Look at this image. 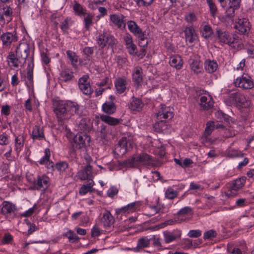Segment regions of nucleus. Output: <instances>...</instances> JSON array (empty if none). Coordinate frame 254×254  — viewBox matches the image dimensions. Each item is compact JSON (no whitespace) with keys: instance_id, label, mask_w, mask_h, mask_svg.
<instances>
[{"instance_id":"f257e3e1","label":"nucleus","mask_w":254,"mask_h":254,"mask_svg":"<svg viewBox=\"0 0 254 254\" xmlns=\"http://www.w3.org/2000/svg\"><path fill=\"white\" fill-rule=\"evenodd\" d=\"M53 111L59 122L69 120L72 116L80 115L79 106L71 101L57 100L54 104Z\"/></svg>"},{"instance_id":"f03ea898","label":"nucleus","mask_w":254,"mask_h":254,"mask_svg":"<svg viewBox=\"0 0 254 254\" xmlns=\"http://www.w3.org/2000/svg\"><path fill=\"white\" fill-rule=\"evenodd\" d=\"M216 33L220 42L227 44L237 50L243 48L242 40L237 35L231 34L218 28L216 30Z\"/></svg>"},{"instance_id":"7ed1b4c3","label":"nucleus","mask_w":254,"mask_h":254,"mask_svg":"<svg viewBox=\"0 0 254 254\" xmlns=\"http://www.w3.org/2000/svg\"><path fill=\"white\" fill-rule=\"evenodd\" d=\"M152 156L145 152L132 155L124 161V164L131 167H138L141 166H150L153 162Z\"/></svg>"},{"instance_id":"20e7f679","label":"nucleus","mask_w":254,"mask_h":254,"mask_svg":"<svg viewBox=\"0 0 254 254\" xmlns=\"http://www.w3.org/2000/svg\"><path fill=\"white\" fill-rule=\"evenodd\" d=\"M96 41L101 48H103L108 46V48L112 49L117 43V39L113 35L104 31L99 33L96 37Z\"/></svg>"},{"instance_id":"39448f33","label":"nucleus","mask_w":254,"mask_h":254,"mask_svg":"<svg viewBox=\"0 0 254 254\" xmlns=\"http://www.w3.org/2000/svg\"><path fill=\"white\" fill-rule=\"evenodd\" d=\"M132 148V141L127 137H122L115 145L113 151L115 154L122 156Z\"/></svg>"},{"instance_id":"423d86ee","label":"nucleus","mask_w":254,"mask_h":254,"mask_svg":"<svg viewBox=\"0 0 254 254\" xmlns=\"http://www.w3.org/2000/svg\"><path fill=\"white\" fill-rule=\"evenodd\" d=\"M50 178L46 175H38L33 182L32 189L45 191L50 185Z\"/></svg>"},{"instance_id":"0eeeda50","label":"nucleus","mask_w":254,"mask_h":254,"mask_svg":"<svg viewBox=\"0 0 254 254\" xmlns=\"http://www.w3.org/2000/svg\"><path fill=\"white\" fill-rule=\"evenodd\" d=\"M234 84L235 86L243 89H251L254 87V83L251 77L246 73L237 77L234 81Z\"/></svg>"},{"instance_id":"6e6552de","label":"nucleus","mask_w":254,"mask_h":254,"mask_svg":"<svg viewBox=\"0 0 254 254\" xmlns=\"http://www.w3.org/2000/svg\"><path fill=\"white\" fill-rule=\"evenodd\" d=\"M173 110V109L170 107L161 105V108L155 114V119L169 122L174 116Z\"/></svg>"},{"instance_id":"1a4fd4ad","label":"nucleus","mask_w":254,"mask_h":254,"mask_svg":"<svg viewBox=\"0 0 254 254\" xmlns=\"http://www.w3.org/2000/svg\"><path fill=\"white\" fill-rule=\"evenodd\" d=\"M246 182V178H240L233 181L230 186V190L227 192L229 196H234L237 195L236 191L242 188Z\"/></svg>"},{"instance_id":"9d476101","label":"nucleus","mask_w":254,"mask_h":254,"mask_svg":"<svg viewBox=\"0 0 254 254\" xmlns=\"http://www.w3.org/2000/svg\"><path fill=\"white\" fill-rule=\"evenodd\" d=\"M74 140L79 148H85L89 145L91 138L86 133H80L74 137Z\"/></svg>"},{"instance_id":"9b49d317","label":"nucleus","mask_w":254,"mask_h":254,"mask_svg":"<svg viewBox=\"0 0 254 254\" xmlns=\"http://www.w3.org/2000/svg\"><path fill=\"white\" fill-rule=\"evenodd\" d=\"M229 98L237 106L246 107L248 106V100L246 97L241 93L235 92L230 94Z\"/></svg>"},{"instance_id":"f8f14e48","label":"nucleus","mask_w":254,"mask_h":254,"mask_svg":"<svg viewBox=\"0 0 254 254\" xmlns=\"http://www.w3.org/2000/svg\"><path fill=\"white\" fill-rule=\"evenodd\" d=\"M110 19L118 28L125 29L127 22L124 15L120 13L111 14Z\"/></svg>"},{"instance_id":"ddd939ff","label":"nucleus","mask_w":254,"mask_h":254,"mask_svg":"<svg viewBox=\"0 0 254 254\" xmlns=\"http://www.w3.org/2000/svg\"><path fill=\"white\" fill-rule=\"evenodd\" d=\"M251 24L249 20L247 18L239 19L238 22L235 25V28L241 34H248L251 29Z\"/></svg>"},{"instance_id":"4468645a","label":"nucleus","mask_w":254,"mask_h":254,"mask_svg":"<svg viewBox=\"0 0 254 254\" xmlns=\"http://www.w3.org/2000/svg\"><path fill=\"white\" fill-rule=\"evenodd\" d=\"M163 234L165 242L168 244L180 239L182 232L179 230L176 229L172 231H164Z\"/></svg>"},{"instance_id":"2eb2a0df","label":"nucleus","mask_w":254,"mask_h":254,"mask_svg":"<svg viewBox=\"0 0 254 254\" xmlns=\"http://www.w3.org/2000/svg\"><path fill=\"white\" fill-rule=\"evenodd\" d=\"M29 45L25 43L20 44L17 47L16 51L17 56H18L21 60L23 61V64L25 63L26 59L29 54Z\"/></svg>"},{"instance_id":"dca6fc26","label":"nucleus","mask_w":254,"mask_h":254,"mask_svg":"<svg viewBox=\"0 0 254 254\" xmlns=\"http://www.w3.org/2000/svg\"><path fill=\"white\" fill-rule=\"evenodd\" d=\"M44 156L41 158L38 161L41 165H46L48 169H51L52 171H54V163L50 160L51 156V152L49 148H46L44 150Z\"/></svg>"},{"instance_id":"f3484780","label":"nucleus","mask_w":254,"mask_h":254,"mask_svg":"<svg viewBox=\"0 0 254 254\" xmlns=\"http://www.w3.org/2000/svg\"><path fill=\"white\" fill-rule=\"evenodd\" d=\"M30 135L33 141L45 140L43 128L38 125L33 127Z\"/></svg>"},{"instance_id":"a211bd4d","label":"nucleus","mask_w":254,"mask_h":254,"mask_svg":"<svg viewBox=\"0 0 254 254\" xmlns=\"http://www.w3.org/2000/svg\"><path fill=\"white\" fill-rule=\"evenodd\" d=\"M0 39L3 46L8 48L10 47L12 42H16L17 40V37L15 34L10 32H6L1 35Z\"/></svg>"},{"instance_id":"6ab92c4d","label":"nucleus","mask_w":254,"mask_h":254,"mask_svg":"<svg viewBox=\"0 0 254 254\" xmlns=\"http://www.w3.org/2000/svg\"><path fill=\"white\" fill-rule=\"evenodd\" d=\"M213 103L212 97L209 95L202 96L200 98L199 105L203 110L211 109L213 106Z\"/></svg>"},{"instance_id":"aec40b11","label":"nucleus","mask_w":254,"mask_h":254,"mask_svg":"<svg viewBox=\"0 0 254 254\" xmlns=\"http://www.w3.org/2000/svg\"><path fill=\"white\" fill-rule=\"evenodd\" d=\"M132 80L137 87L142 81V69L139 66H135L132 73Z\"/></svg>"},{"instance_id":"412c9836","label":"nucleus","mask_w":254,"mask_h":254,"mask_svg":"<svg viewBox=\"0 0 254 254\" xmlns=\"http://www.w3.org/2000/svg\"><path fill=\"white\" fill-rule=\"evenodd\" d=\"M127 25L129 31L136 37L141 35L144 31L138 26L136 23L133 20H128L127 21Z\"/></svg>"},{"instance_id":"4be33fe9","label":"nucleus","mask_w":254,"mask_h":254,"mask_svg":"<svg viewBox=\"0 0 254 254\" xmlns=\"http://www.w3.org/2000/svg\"><path fill=\"white\" fill-rule=\"evenodd\" d=\"M16 207L12 203L4 201L1 204V213L3 215L11 214L14 212Z\"/></svg>"},{"instance_id":"5701e85b","label":"nucleus","mask_w":254,"mask_h":254,"mask_svg":"<svg viewBox=\"0 0 254 254\" xmlns=\"http://www.w3.org/2000/svg\"><path fill=\"white\" fill-rule=\"evenodd\" d=\"M204 68L206 72L212 73L217 70L218 64L214 60L206 59L204 63Z\"/></svg>"},{"instance_id":"b1692460","label":"nucleus","mask_w":254,"mask_h":254,"mask_svg":"<svg viewBox=\"0 0 254 254\" xmlns=\"http://www.w3.org/2000/svg\"><path fill=\"white\" fill-rule=\"evenodd\" d=\"M168 126L169 122L156 119L153 127L156 132H162L163 131L167 129Z\"/></svg>"},{"instance_id":"393cba45","label":"nucleus","mask_w":254,"mask_h":254,"mask_svg":"<svg viewBox=\"0 0 254 254\" xmlns=\"http://www.w3.org/2000/svg\"><path fill=\"white\" fill-rule=\"evenodd\" d=\"M127 79L125 77L118 78L115 82V87L119 94L124 93L126 89Z\"/></svg>"},{"instance_id":"a878e982","label":"nucleus","mask_w":254,"mask_h":254,"mask_svg":"<svg viewBox=\"0 0 254 254\" xmlns=\"http://www.w3.org/2000/svg\"><path fill=\"white\" fill-rule=\"evenodd\" d=\"M102 111L108 115H112L116 111V105L113 101H106L102 105Z\"/></svg>"},{"instance_id":"bb28decb","label":"nucleus","mask_w":254,"mask_h":254,"mask_svg":"<svg viewBox=\"0 0 254 254\" xmlns=\"http://www.w3.org/2000/svg\"><path fill=\"white\" fill-rule=\"evenodd\" d=\"M144 106L142 101L137 98H133L132 100L129 104V108L132 111L139 112Z\"/></svg>"},{"instance_id":"cd10ccee","label":"nucleus","mask_w":254,"mask_h":254,"mask_svg":"<svg viewBox=\"0 0 254 254\" xmlns=\"http://www.w3.org/2000/svg\"><path fill=\"white\" fill-rule=\"evenodd\" d=\"M200 33L203 37L208 38L213 34L211 26L206 22H203L200 27Z\"/></svg>"},{"instance_id":"c85d7f7f","label":"nucleus","mask_w":254,"mask_h":254,"mask_svg":"<svg viewBox=\"0 0 254 254\" xmlns=\"http://www.w3.org/2000/svg\"><path fill=\"white\" fill-rule=\"evenodd\" d=\"M184 32L186 41H188L190 43H193L196 37L193 27L192 26L187 27Z\"/></svg>"},{"instance_id":"c756f323","label":"nucleus","mask_w":254,"mask_h":254,"mask_svg":"<svg viewBox=\"0 0 254 254\" xmlns=\"http://www.w3.org/2000/svg\"><path fill=\"white\" fill-rule=\"evenodd\" d=\"M92 167L90 165L85 166L83 170L78 172V176L81 180H86L91 177Z\"/></svg>"},{"instance_id":"7c9ffc66","label":"nucleus","mask_w":254,"mask_h":254,"mask_svg":"<svg viewBox=\"0 0 254 254\" xmlns=\"http://www.w3.org/2000/svg\"><path fill=\"white\" fill-rule=\"evenodd\" d=\"M55 168L59 172L60 175H65L69 169L68 164L66 161H60L56 164H54V170Z\"/></svg>"},{"instance_id":"2f4dec72","label":"nucleus","mask_w":254,"mask_h":254,"mask_svg":"<svg viewBox=\"0 0 254 254\" xmlns=\"http://www.w3.org/2000/svg\"><path fill=\"white\" fill-rule=\"evenodd\" d=\"M169 64L171 66L180 69L182 67L183 62L180 56L175 55L170 58Z\"/></svg>"},{"instance_id":"473e14b6","label":"nucleus","mask_w":254,"mask_h":254,"mask_svg":"<svg viewBox=\"0 0 254 254\" xmlns=\"http://www.w3.org/2000/svg\"><path fill=\"white\" fill-rule=\"evenodd\" d=\"M7 59L10 61L12 66L15 67H17L20 64H23V61L21 60L18 56H17V54L15 55L13 51H10L8 53Z\"/></svg>"},{"instance_id":"72a5a7b5","label":"nucleus","mask_w":254,"mask_h":254,"mask_svg":"<svg viewBox=\"0 0 254 254\" xmlns=\"http://www.w3.org/2000/svg\"><path fill=\"white\" fill-rule=\"evenodd\" d=\"M100 119L102 122L113 126L118 125L120 122L119 119L112 117L107 115H101Z\"/></svg>"},{"instance_id":"f704fd0d","label":"nucleus","mask_w":254,"mask_h":254,"mask_svg":"<svg viewBox=\"0 0 254 254\" xmlns=\"http://www.w3.org/2000/svg\"><path fill=\"white\" fill-rule=\"evenodd\" d=\"M113 217L109 211H106L101 218V223L104 227L110 226L113 223Z\"/></svg>"},{"instance_id":"c9c22d12","label":"nucleus","mask_w":254,"mask_h":254,"mask_svg":"<svg viewBox=\"0 0 254 254\" xmlns=\"http://www.w3.org/2000/svg\"><path fill=\"white\" fill-rule=\"evenodd\" d=\"M80 130L84 131H88L90 130L91 125L89 118H83L81 119L79 125Z\"/></svg>"},{"instance_id":"e433bc0d","label":"nucleus","mask_w":254,"mask_h":254,"mask_svg":"<svg viewBox=\"0 0 254 254\" xmlns=\"http://www.w3.org/2000/svg\"><path fill=\"white\" fill-rule=\"evenodd\" d=\"M66 53L67 57L70 61L72 66L74 68L77 67L78 56L75 52L70 50H67Z\"/></svg>"},{"instance_id":"4c0bfd02","label":"nucleus","mask_w":254,"mask_h":254,"mask_svg":"<svg viewBox=\"0 0 254 254\" xmlns=\"http://www.w3.org/2000/svg\"><path fill=\"white\" fill-rule=\"evenodd\" d=\"M191 69L194 73L198 74L201 72L202 69V64L201 62L198 59H194L190 64Z\"/></svg>"},{"instance_id":"58836bf2","label":"nucleus","mask_w":254,"mask_h":254,"mask_svg":"<svg viewBox=\"0 0 254 254\" xmlns=\"http://www.w3.org/2000/svg\"><path fill=\"white\" fill-rule=\"evenodd\" d=\"M73 9L76 15L81 16L85 15L86 10L82 6L76 1H75L74 5H73Z\"/></svg>"},{"instance_id":"ea45409f","label":"nucleus","mask_w":254,"mask_h":254,"mask_svg":"<svg viewBox=\"0 0 254 254\" xmlns=\"http://www.w3.org/2000/svg\"><path fill=\"white\" fill-rule=\"evenodd\" d=\"M24 138L23 136H17L15 138V150L18 154L24 145Z\"/></svg>"},{"instance_id":"a19ab883","label":"nucleus","mask_w":254,"mask_h":254,"mask_svg":"<svg viewBox=\"0 0 254 254\" xmlns=\"http://www.w3.org/2000/svg\"><path fill=\"white\" fill-rule=\"evenodd\" d=\"M60 77L61 80L67 82L72 80L74 77L73 72L67 70H62L60 74Z\"/></svg>"},{"instance_id":"79ce46f5","label":"nucleus","mask_w":254,"mask_h":254,"mask_svg":"<svg viewBox=\"0 0 254 254\" xmlns=\"http://www.w3.org/2000/svg\"><path fill=\"white\" fill-rule=\"evenodd\" d=\"M33 59H32L30 63L28 64L27 68V78L29 80L30 83L33 82Z\"/></svg>"},{"instance_id":"37998d69","label":"nucleus","mask_w":254,"mask_h":254,"mask_svg":"<svg viewBox=\"0 0 254 254\" xmlns=\"http://www.w3.org/2000/svg\"><path fill=\"white\" fill-rule=\"evenodd\" d=\"M209 6L211 16L215 18L218 13L217 7L213 0H206Z\"/></svg>"},{"instance_id":"c03bdc74","label":"nucleus","mask_w":254,"mask_h":254,"mask_svg":"<svg viewBox=\"0 0 254 254\" xmlns=\"http://www.w3.org/2000/svg\"><path fill=\"white\" fill-rule=\"evenodd\" d=\"M72 24V20L70 18L66 17L64 21L61 22L60 27L62 30L65 33Z\"/></svg>"},{"instance_id":"a18cd8bd","label":"nucleus","mask_w":254,"mask_h":254,"mask_svg":"<svg viewBox=\"0 0 254 254\" xmlns=\"http://www.w3.org/2000/svg\"><path fill=\"white\" fill-rule=\"evenodd\" d=\"M94 185V182L91 181L86 185L82 186L79 190V194L81 195H85L89 191H92V187Z\"/></svg>"},{"instance_id":"49530a36","label":"nucleus","mask_w":254,"mask_h":254,"mask_svg":"<svg viewBox=\"0 0 254 254\" xmlns=\"http://www.w3.org/2000/svg\"><path fill=\"white\" fill-rule=\"evenodd\" d=\"M63 236L67 237L71 243L76 242L79 240L78 237L71 230H68L66 233H64Z\"/></svg>"},{"instance_id":"de8ad7c7","label":"nucleus","mask_w":254,"mask_h":254,"mask_svg":"<svg viewBox=\"0 0 254 254\" xmlns=\"http://www.w3.org/2000/svg\"><path fill=\"white\" fill-rule=\"evenodd\" d=\"M215 128V124L214 122L209 121L206 124V127L204 132V136L207 138Z\"/></svg>"},{"instance_id":"09e8293b","label":"nucleus","mask_w":254,"mask_h":254,"mask_svg":"<svg viewBox=\"0 0 254 254\" xmlns=\"http://www.w3.org/2000/svg\"><path fill=\"white\" fill-rule=\"evenodd\" d=\"M83 16H84V23L85 25V28L87 30H88L90 28V27L92 24L93 16L89 13H86L85 15H84Z\"/></svg>"},{"instance_id":"8fccbe9b","label":"nucleus","mask_w":254,"mask_h":254,"mask_svg":"<svg viewBox=\"0 0 254 254\" xmlns=\"http://www.w3.org/2000/svg\"><path fill=\"white\" fill-rule=\"evenodd\" d=\"M178 192L174 190L172 188H169L165 191V197L169 199H173L177 197Z\"/></svg>"},{"instance_id":"3c124183","label":"nucleus","mask_w":254,"mask_h":254,"mask_svg":"<svg viewBox=\"0 0 254 254\" xmlns=\"http://www.w3.org/2000/svg\"><path fill=\"white\" fill-rule=\"evenodd\" d=\"M217 236V233L213 229H211L207 231H206L203 234V239L205 240H212L215 238Z\"/></svg>"},{"instance_id":"603ef678","label":"nucleus","mask_w":254,"mask_h":254,"mask_svg":"<svg viewBox=\"0 0 254 254\" xmlns=\"http://www.w3.org/2000/svg\"><path fill=\"white\" fill-rule=\"evenodd\" d=\"M41 57L42 62L44 64L47 65L51 62V59L49 57V53L47 49L41 51Z\"/></svg>"},{"instance_id":"864d4df0","label":"nucleus","mask_w":254,"mask_h":254,"mask_svg":"<svg viewBox=\"0 0 254 254\" xmlns=\"http://www.w3.org/2000/svg\"><path fill=\"white\" fill-rule=\"evenodd\" d=\"M2 10V14L6 16L7 23H8L12 20L11 16L13 12L12 9L10 6H6L4 7Z\"/></svg>"},{"instance_id":"5fc2aeb1","label":"nucleus","mask_w":254,"mask_h":254,"mask_svg":"<svg viewBox=\"0 0 254 254\" xmlns=\"http://www.w3.org/2000/svg\"><path fill=\"white\" fill-rule=\"evenodd\" d=\"M149 245V240L147 238H142L138 240L137 248L142 249L148 247Z\"/></svg>"},{"instance_id":"6e6d98bb","label":"nucleus","mask_w":254,"mask_h":254,"mask_svg":"<svg viewBox=\"0 0 254 254\" xmlns=\"http://www.w3.org/2000/svg\"><path fill=\"white\" fill-rule=\"evenodd\" d=\"M79 88L82 92L86 95H90L93 92L90 84H85L84 85L79 86Z\"/></svg>"},{"instance_id":"4d7b16f0","label":"nucleus","mask_w":254,"mask_h":254,"mask_svg":"<svg viewBox=\"0 0 254 254\" xmlns=\"http://www.w3.org/2000/svg\"><path fill=\"white\" fill-rule=\"evenodd\" d=\"M137 37L139 39L138 45L140 47H142V48H144L146 47L148 44V40L145 37V32L143 33L141 35V36H140V35Z\"/></svg>"},{"instance_id":"13d9d810","label":"nucleus","mask_w":254,"mask_h":254,"mask_svg":"<svg viewBox=\"0 0 254 254\" xmlns=\"http://www.w3.org/2000/svg\"><path fill=\"white\" fill-rule=\"evenodd\" d=\"M193 209L190 206H186L181 209L177 213L178 215L185 216L188 214H192Z\"/></svg>"},{"instance_id":"bf43d9fd","label":"nucleus","mask_w":254,"mask_h":254,"mask_svg":"<svg viewBox=\"0 0 254 254\" xmlns=\"http://www.w3.org/2000/svg\"><path fill=\"white\" fill-rule=\"evenodd\" d=\"M83 52L84 55L86 56V59L89 61L90 56L94 53V47H86L83 49Z\"/></svg>"},{"instance_id":"052dcab7","label":"nucleus","mask_w":254,"mask_h":254,"mask_svg":"<svg viewBox=\"0 0 254 254\" xmlns=\"http://www.w3.org/2000/svg\"><path fill=\"white\" fill-rule=\"evenodd\" d=\"M126 48L127 49L128 53L131 55L134 56L137 54V47L133 43L126 47Z\"/></svg>"},{"instance_id":"680f3d73","label":"nucleus","mask_w":254,"mask_h":254,"mask_svg":"<svg viewBox=\"0 0 254 254\" xmlns=\"http://www.w3.org/2000/svg\"><path fill=\"white\" fill-rule=\"evenodd\" d=\"M154 0H136V3L139 6H148L151 4Z\"/></svg>"},{"instance_id":"e2e57ef3","label":"nucleus","mask_w":254,"mask_h":254,"mask_svg":"<svg viewBox=\"0 0 254 254\" xmlns=\"http://www.w3.org/2000/svg\"><path fill=\"white\" fill-rule=\"evenodd\" d=\"M188 235L190 238H198L201 235V231L199 230H190Z\"/></svg>"},{"instance_id":"0e129e2a","label":"nucleus","mask_w":254,"mask_h":254,"mask_svg":"<svg viewBox=\"0 0 254 254\" xmlns=\"http://www.w3.org/2000/svg\"><path fill=\"white\" fill-rule=\"evenodd\" d=\"M89 76L87 75H84L78 80V86L85 85V84H90L88 81Z\"/></svg>"},{"instance_id":"69168bd1","label":"nucleus","mask_w":254,"mask_h":254,"mask_svg":"<svg viewBox=\"0 0 254 254\" xmlns=\"http://www.w3.org/2000/svg\"><path fill=\"white\" fill-rule=\"evenodd\" d=\"M124 41L125 43L126 47L133 43L132 38L130 34L127 33L123 38Z\"/></svg>"},{"instance_id":"338daca9","label":"nucleus","mask_w":254,"mask_h":254,"mask_svg":"<svg viewBox=\"0 0 254 254\" xmlns=\"http://www.w3.org/2000/svg\"><path fill=\"white\" fill-rule=\"evenodd\" d=\"M237 9L234 7L229 6L227 8L226 10V16L229 18L233 17L235 14V10Z\"/></svg>"},{"instance_id":"774afa93","label":"nucleus","mask_w":254,"mask_h":254,"mask_svg":"<svg viewBox=\"0 0 254 254\" xmlns=\"http://www.w3.org/2000/svg\"><path fill=\"white\" fill-rule=\"evenodd\" d=\"M9 143L8 136L4 133L0 134V145H6Z\"/></svg>"}]
</instances>
